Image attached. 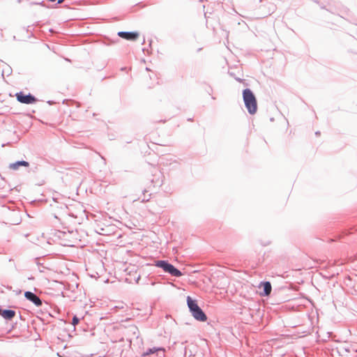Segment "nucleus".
I'll use <instances>...</instances> for the list:
<instances>
[{"label": "nucleus", "instance_id": "nucleus-11", "mask_svg": "<svg viewBox=\"0 0 357 357\" xmlns=\"http://www.w3.org/2000/svg\"><path fill=\"white\" fill-rule=\"evenodd\" d=\"M337 351L341 356H343L350 351V347L349 346H340L337 348Z\"/></svg>", "mask_w": 357, "mask_h": 357}, {"label": "nucleus", "instance_id": "nucleus-1", "mask_svg": "<svg viewBox=\"0 0 357 357\" xmlns=\"http://www.w3.org/2000/svg\"><path fill=\"white\" fill-rule=\"evenodd\" d=\"M243 98L245 106L250 114H255L257 109V103L253 92L250 89L243 91Z\"/></svg>", "mask_w": 357, "mask_h": 357}, {"label": "nucleus", "instance_id": "nucleus-12", "mask_svg": "<svg viewBox=\"0 0 357 357\" xmlns=\"http://www.w3.org/2000/svg\"><path fill=\"white\" fill-rule=\"evenodd\" d=\"M79 321V318H77L76 316H74L73 318V320H72L73 325L75 326V325L78 324Z\"/></svg>", "mask_w": 357, "mask_h": 357}, {"label": "nucleus", "instance_id": "nucleus-18", "mask_svg": "<svg viewBox=\"0 0 357 357\" xmlns=\"http://www.w3.org/2000/svg\"><path fill=\"white\" fill-rule=\"evenodd\" d=\"M259 3H261L262 1V0H258Z\"/></svg>", "mask_w": 357, "mask_h": 357}, {"label": "nucleus", "instance_id": "nucleus-15", "mask_svg": "<svg viewBox=\"0 0 357 357\" xmlns=\"http://www.w3.org/2000/svg\"><path fill=\"white\" fill-rule=\"evenodd\" d=\"M315 135H320V132H319V131H318V132H315Z\"/></svg>", "mask_w": 357, "mask_h": 357}, {"label": "nucleus", "instance_id": "nucleus-14", "mask_svg": "<svg viewBox=\"0 0 357 357\" xmlns=\"http://www.w3.org/2000/svg\"><path fill=\"white\" fill-rule=\"evenodd\" d=\"M63 1H64V0H58L57 3H61Z\"/></svg>", "mask_w": 357, "mask_h": 357}, {"label": "nucleus", "instance_id": "nucleus-7", "mask_svg": "<svg viewBox=\"0 0 357 357\" xmlns=\"http://www.w3.org/2000/svg\"><path fill=\"white\" fill-rule=\"evenodd\" d=\"M20 166L28 167L29 166V163L24 160H19L13 163H10L8 167L10 169L17 170Z\"/></svg>", "mask_w": 357, "mask_h": 357}, {"label": "nucleus", "instance_id": "nucleus-2", "mask_svg": "<svg viewBox=\"0 0 357 357\" xmlns=\"http://www.w3.org/2000/svg\"><path fill=\"white\" fill-rule=\"evenodd\" d=\"M187 304L193 317L199 321H205L207 317L204 311L198 306L196 301L191 298L190 296L187 297Z\"/></svg>", "mask_w": 357, "mask_h": 357}, {"label": "nucleus", "instance_id": "nucleus-3", "mask_svg": "<svg viewBox=\"0 0 357 357\" xmlns=\"http://www.w3.org/2000/svg\"><path fill=\"white\" fill-rule=\"evenodd\" d=\"M155 266L162 268L165 273L172 276L181 277L183 275L181 271L165 260L156 261Z\"/></svg>", "mask_w": 357, "mask_h": 357}, {"label": "nucleus", "instance_id": "nucleus-8", "mask_svg": "<svg viewBox=\"0 0 357 357\" xmlns=\"http://www.w3.org/2000/svg\"><path fill=\"white\" fill-rule=\"evenodd\" d=\"M15 311L13 310H1L0 315L6 320H11L15 316Z\"/></svg>", "mask_w": 357, "mask_h": 357}, {"label": "nucleus", "instance_id": "nucleus-4", "mask_svg": "<svg viewBox=\"0 0 357 357\" xmlns=\"http://www.w3.org/2000/svg\"><path fill=\"white\" fill-rule=\"evenodd\" d=\"M15 96L17 100L21 103L29 105L36 102V98L31 93L24 94L23 92L20 91L17 93Z\"/></svg>", "mask_w": 357, "mask_h": 357}, {"label": "nucleus", "instance_id": "nucleus-9", "mask_svg": "<svg viewBox=\"0 0 357 357\" xmlns=\"http://www.w3.org/2000/svg\"><path fill=\"white\" fill-rule=\"evenodd\" d=\"M162 351L165 352V349L163 347H153V348H150V349H148L146 350V351L144 353L143 356H148L149 354H154L156 351Z\"/></svg>", "mask_w": 357, "mask_h": 357}, {"label": "nucleus", "instance_id": "nucleus-17", "mask_svg": "<svg viewBox=\"0 0 357 357\" xmlns=\"http://www.w3.org/2000/svg\"><path fill=\"white\" fill-rule=\"evenodd\" d=\"M49 1H51V2H54V1H55L56 0H49Z\"/></svg>", "mask_w": 357, "mask_h": 357}, {"label": "nucleus", "instance_id": "nucleus-6", "mask_svg": "<svg viewBox=\"0 0 357 357\" xmlns=\"http://www.w3.org/2000/svg\"><path fill=\"white\" fill-rule=\"evenodd\" d=\"M24 296L27 300L32 302L37 307L42 305L43 303L41 299L34 293L27 291L24 293Z\"/></svg>", "mask_w": 357, "mask_h": 357}, {"label": "nucleus", "instance_id": "nucleus-13", "mask_svg": "<svg viewBox=\"0 0 357 357\" xmlns=\"http://www.w3.org/2000/svg\"><path fill=\"white\" fill-rule=\"evenodd\" d=\"M150 196H151V195H148L149 197H146V196L144 195V198H142V202H147V201H149Z\"/></svg>", "mask_w": 357, "mask_h": 357}, {"label": "nucleus", "instance_id": "nucleus-10", "mask_svg": "<svg viewBox=\"0 0 357 357\" xmlns=\"http://www.w3.org/2000/svg\"><path fill=\"white\" fill-rule=\"evenodd\" d=\"M263 287H264V292L262 294V295H264V296H268L271 294V284L269 282H265L263 283Z\"/></svg>", "mask_w": 357, "mask_h": 357}, {"label": "nucleus", "instance_id": "nucleus-16", "mask_svg": "<svg viewBox=\"0 0 357 357\" xmlns=\"http://www.w3.org/2000/svg\"><path fill=\"white\" fill-rule=\"evenodd\" d=\"M59 234H63V235H66V233H65V232H61V231H59Z\"/></svg>", "mask_w": 357, "mask_h": 357}, {"label": "nucleus", "instance_id": "nucleus-5", "mask_svg": "<svg viewBox=\"0 0 357 357\" xmlns=\"http://www.w3.org/2000/svg\"><path fill=\"white\" fill-rule=\"evenodd\" d=\"M117 35L126 40L135 41L139 37L137 31H119Z\"/></svg>", "mask_w": 357, "mask_h": 357}]
</instances>
